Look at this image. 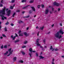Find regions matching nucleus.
<instances>
[{"instance_id": "nucleus-58", "label": "nucleus", "mask_w": 64, "mask_h": 64, "mask_svg": "<svg viewBox=\"0 0 64 64\" xmlns=\"http://www.w3.org/2000/svg\"><path fill=\"white\" fill-rule=\"evenodd\" d=\"M36 29H38V27L37 26V27H36Z\"/></svg>"}, {"instance_id": "nucleus-3", "label": "nucleus", "mask_w": 64, "mask_h": 64, "mask_svg": "<svg viewBox=\"0 0 64 64\" xmlns=\"http://www.w3.org/2000/svg\"><path fill=\"white\" fill-rule=\"evenodd\" d=\"M6 11L7 13V15L8 16H9V15H10L11 14V10H8V9L6 8Z\"/></svg>"}, {"instance_id": "nucleus-21", "label": "nucleus", "mask_w": 64, "mask_h": 64, "mask_svg": "<svg viewBox=\"0 0 64 64\" xmlns=\"http://www.w3.org/2000/svg\"><path fill=\"white\" fill-rule=\"evenodd\" d=\"M24 35L25 36H27V33L26 32H24Z\"/></svg>"}, {"instance_id": "nucleus-12", "label": "nucleus", "mask_w": 64, "mask_h": 64, "mask_svg": "<svg viewBox=\"0 0 64 64\" xmlns=\"http://www.w3.org/2000/svg\"><path fill=\"white\" fill-rule=\"evenodd\" d=\"M43 29H44V26H42L40 28V29H41L42 30H43Z\"/></svg>"}, {"instance_id": "nucleus-23", "label": "nucleus", "mask_w": 64, "mask_h": 64, "mask_svg": "<svg viewBox=\"0 0 64 64\" xmlns=\"http://www.w3.org/2000/svg\"><path fill=\"white\" fill-rule=\"evenodd\" d=\"M26 0H22V3L23 2H26Z\"/></svg>"}, {"instance_id": "nucleus-50", "label": "nucleus", "mask_w": 64, "mask_h": 64, "mask_svg": "<svg viewBox=\"0 0 64 64\" xmlns=\"http://www.w3.org/2000/svg\"><path fill=\"white\" fill-rule=\"evenodd\" d=\"M3 0H2L1 1V2L2 3H3Z\"/></svg>"}, {"instance_id": "nucleus-53", "label": "nucleus", "mask_w": 64, "mask_h": 64, "mask_svg": "<svg viewBox=\"0 0 64 64\" xmlns=\"http://www.w3.org/2000/svg\"><path fill=\"white\" fill-rule=\"evenodd\" d=\"M40 32H38V36H39V33Z\"/></svg>"}, {"instance_id": "nucleus-8", "label": "nucleus", "mask_w": 64, "mask_h": 64, "mask_svg": "<svg viewBox=\"0 0 64 64\" xmlns=\"http://www.w3.org/2000/svg\"><path fill=\"white\" fill-rule=\"evenodd\" d=\"M54 5H56V6H59V5H60V4H58V3L56 2H55L54 4Z\"/></svg>"}, {"instance_id": "nucleus-59", "label": "nucleus", "mask_w": 64, "mask_h": 64, "mask_svg": "<svg viewBox=\"0 0 64 64\" xmlns=\"http://www.w3.org/2000/svg\"><path fill=\"white\" fill-rule=\"evenodd\" d=\"M36 15H35L34 16V17H36Z\"/></svg>"}, {"instance_id": "nucleus-41", "label": "nucleus", "mask_w": 64, "mask_h": 64, "mask_svg": "<svg viewBox=\"0 0 64 64\" xmlns=\"http://www.w3.org/2000/svg\"><path fill=\"white\" fill-rule=\"evenodd\" d=\"M29 55H30V57H31V53H29Z\"/></svg>"}, {"instance_id": "nucleus-5", "label": "nucleus", "mask_w": 64, "mask_h": 64, "mask_svg": "<svg viewBox=\"0 0 64 64\" xmlns=\"http://www.w3.org/2000/svg\"><path fill=\"white\" fill-rule=\"evenodd\" d=\"M36 44L37 46H40V47L41 48H43V47L41 46L40 45V44L39 43V39H38L36 40Z\"/></svg>"}, {"instance_id": "nucleus-10", "label": "nucleus", "mask_w": 64, "mask_h": 64, "mask_svg": "<svg viewBox=\"0 0 64 64\" xmlns=\"http://www.w3.org/2000/svg\"><path fill=\"white\" fill-rule=\"evenodd\" d=\"M15 6V4H14L13 5V6H10V9H13V8H14V6Z\"/></svg>"}, {"instance_id": "nucleus-22", "label": "nucleus", "mask_w": 64, "mask_h": 64, "mask_svg": "<svg viewBox=\"0 0 64 64\" xmlns=\"http://www.w3.org/2000/svg\"><path fill=\"white\" fill-rule=\"evenodd\" d=\"M28 6H29V5H28L26 7H23V9H25L26 8H27V7H28Z\"/></svg>"}, {"instance_id": "nucleus-46", "label": "nucleus", "mask_w": 64, "mask_h": 64, "mask_svg": "<svg viewBox=\"0 0 64 64\" xmlns=\"http://www.w3.org/2000/svg\"><path fill=\"white\" fill-rule=\"evenodd\" d=\"M21 31L20 30L18 32L19 33H21Z\"/></svg>"}, {"instance_id": "nucleus-54", "label": "nucleus", "mask_w": 64, "mask_h": 64, "mask_svg": "<svg viewBox=\"0 0 64 64\" xmlns=\"http://www.w3.org/2000/svg\"><path fill=\"white\" fill-rule=\"evenodd\" d=\"M22 13L23 14H24V13H25V12L24 11Z\"/></svg>"}, {"instance_id": "nucleus-17", "label": "nucleus", "mask_w": 64, "mask_h": 64, "mask_svg": "<svg viewBox=\"0 0 64 64\" xmlns=\"http://www.w3.org/2000/svg\"><path fill=\"white\" fill-rule=\"evenodd\" d=\"M39 57L41 59H43V58H44V57H43L41 56H40Z\"/></svg>"}, {"instance_id": "nucleus-24", "label": "nucleus", "mask_w": 64, "mask_h": 64, "mask_svg": "<svg viewBox=\"0 0 64 64\" xmlns=\"http://www.w3.org/2000/svg\"><path fill=\"white\" fill-rule=\"evenodd\" d=\"M32 12H33V11L32 10H30L29 12L30 13H32Z\"/></svg>"}, {"instance_id": "nucleus-60", "label": "nucleus", "mask_w": 64, "mask_h": 64, "mask_svg": "<svg viewBox=\"0 0 64 64\" xmlns=\"http://www.w3.org/2000/svg\"><path fill=\"white\" fill-rule=\"evenodd\" d=\"M32 21H34V19H33L32 20Z\"/></svg>"}, {"instance_id": "nucleus-31", "label": "nucleus", "mask_w": 64, "mask_h": 64, "mask_svg": "<svg viewBox=\"0 0 64 64\" xmlns=\"http://www.w3.org/2000/svg\"><path fill=\"white\" fill-rule=\"evenodd\" d=\"M15 2V0H12V1L11 2L12 3H13Z\"/></svg>"}, {"instance_id": "nucleus-9", "label": "nucleus", "mask_w": 64, "mask_h": 64, "mask_svg": "<svg viewBox=\"0 0 64 64\" xmlns=\"http://www.w3.org/2000/svg\"><path fill=\"white\" fill-rule=\"evenodd\" d=\"M48 12H49V10H48V9H46L45 11V14H48Z\"/></svg>"}, {"instance_id": "nucleus-39", "label": "nucleus", "mask_w": 64, "mask_h": 64, "mask_svg": "<svg viewBox=\"0 0 64 64\" xmlns=\"http://www.w3.org/2000/svg\"><path fill=\"white\" fill-rule=\"evenodd\" d=\"M10 25H11V26H14V24H10Z\"/></svg>"}, {"instance_id": "nucleus-20", "label": "nucleus", "mask_w": 64, "mask_h": 64, "mask_svg": "<svg viewBox=\"0 0 64 64\" xmlns=\"http://www.w3.org/2000/svg\"><path fill=\"white\" fill-rule=\"evenodd\" d=\"M19 40H18L16 41H15V43H16V42H19Z\"/></svg>"}, {"instance_id": "nucleus-6", "label": "nucleus", "mask_w": 64, "mask_h": 64, "mask_svg": "<svg viewBox=\"0 0 64 64\" xmlns=\"http://www.w3.org/2000/svg\"><path fill=\"white\" fill-rule=\"evenodd\" d=\"M15 35H16V36H14V37H13V35H12L11 36V38H12V40H15V38L16 37H17V36H18V35L16 34H15Z\"/></svg>"}, {"instance_id": "nucleus-16", "label": "nucleus", "mask_w": 64, "mask_h": 64, "mask_svg": "<svg viewBox=\"0 0 64 64\" xmlns=\"http://www.w3.org/2000/svg\"><path fill=\"white\" fill-rule=\"evenodd\" d=\"M34 2V0H31L30 1V3H33Z\"/></svg>"}, {"instance_id": "nucleus-43", "label": "nucleus", "mask_w": 64, "mask_h": 64, "mask_svg": "<svg viewBox=\"0 0 64 64\" xmlns=\"http://www.w3.org/2000/svg\"><path fill=\"white\" fill-rule=\"evenodd\" d=\"M32 52H34V53L35 52H36L35 50H33V51H32Z\"/></svg>"}, {"instance_id": "nucleus-25", "label": "nucleus", "mask_w": 64, "mask_h": 64, "mask_svg": "<svg viewBox=\"0 0 64 64\" xmlns=\"http://www.w3.org/2000/svg\"><path fill=\"white\" fill-rule=\"evenodd\" d=\"M4 30L5 31H7V28H5L4 29Z\"/></svg>"}, {"instance_id": "nucleus-38", "label": "nucleus", "mask_w": 64, "mask_h": 64, "mask_svg": "<svg viewBox=\"0 0 64 64\" xmlns=\"http://www.w3.org/2000/svg\"><path fill=\"white\" fill-rule=\"evenodd\" d=\"M16 12H20V10H16Z\"/></svg>"}, {"instance_id": "nucleus-11", "label": "nucleus", "mask_w": 64, "mask_h": 64, "mask_svg": "<svg viewBox=\"0 0 64 64\" xmlns=\"http://www.w3.org/2000/svg\"><path fill=\"white\" fill-rule=\"evenodd\" d=\"M31 8L32 9V10H33V11H34V12L35 11V8H34V7H32Z\"/></svg>"}, {"instance_id": "nucleus-45", "label": "nucleus", "mask_w": 64, "mask_h": 64, "mask_svg": "<svg viewBox=\"0 0 64 64\" xmlns=\"http://www.w3.org/2000/svg\"><path fill=\"white\" fill-rule=\"evenodd\" d=\"M60 26H62V24H61V23H60Z\"/></svg>"}, {"instance_id": "nucleus-26", "label": "nucleus", "mask_w": 64, "mask_h": 64, "mask_svg": "<svg viewBox=\"0 0 64 64\" xmlns=\"http://www.w3.org/2000/svg\"><path fill=\"white\" fill-rule=\"evenodd\" d=\"M7 45H6L4 46V48H7Z\"/></svg>"}, {"instance_id": "nucleus-62", "label": "nucleus", "mask_w": 64, "mask_h": 64, "mask_svg": "<svg viewBox=\"0 0 64 64\" xmlns=\"http://www.w3.org/2000/svg\"><path fill=\"white\" fill-rule=\"evenodd\" d=\"M54 59H53L52 60L53 61H54Z\"/></svg>"}, {"instance_id": "nucleus-37", "label": "nucleus", "mask_w": 64, "mask_h": 64, "mask_svg": "<svg viewBox=\"0 0 64 64\" xmlns=\"http://www.w3.org/2000/svg\"><path fill=\"white\" fill-rule=\"evenodd\" d=\"M42 8H44V5L42 4L41 5Z\"/></svg>"}, {"instance_id": "nucleus-33", "label": "nucleus", "mask_w": 64, "mask_h": 64, "mask_svg": "<svg viewBox=\"0 0 64 64\" xmlns=\"http://www.w3.org/2000/svg\"><path fill=\"white\" fill-rule=\"evenodd\" d=\"M27 43V41H25L24 42V44H26Z\"/></svg>"}, {"instance_id": "nucleus-1", "label": "nucleus", "mask_w": 64, "mask_h": 64, "mask_svg": "<svg viewBox=\"0 0 64 64\" xmlns=\"http://www.w3.org/2000/svg\"><path fill=\"white\" fill-rule=\"evenodd\" d=\"M6 8L4 7V8L2 9V10H0V16L2 17V20H4V19L6 20L7 19V18L4 17V16L3 15V14H5V9Z\"/></svg>"}, {"instance_id": "nucleus-18", "label": "nucleus", "mask_w": 64, "mask_h": 64, "mask_svg": "<svg viewBox=\"0 0 64 64\" xmlns=\"http://www.w3.org/2000/svg\"><path fill=\"white\" fill-rule=\"evenodd\" d=\"M16 57L14 58V59H13L14 61H16Z\"/></svg>"}, {"instance_id": "nucleus-19", "label": "nucleus", "mask_w": 64, "mask_h": 64, "mask_svg": "<svg viewBox=\"0 0 64 64\" xmlns=\"http://www.w3.org/2000/svg\"><path fill=\"white\" fill-rule=\"evenodd\" d=\"M19 62H20V63H23V61L22 60H20L19 61Z\"/></svg>"}, {"instance_id": "nucleus-52", "label": "nucleus", "mask_w": 64, "mask_h": 64, "mask_svg": "<svg viewBox=\"0 0 64 64\" xmlns=\"http://www.w3.org/2000/svg\"><path fill=\"white\" fill-rule=\"evenodd\" d=\"M50 14H51L52 13V11H50Z\"/></svg>"}, {"instance_id": "nucleus-7", "label": "nucleus", "mask_w": 64, "mask_h": 64, "mask_svg": "<svg viewBox=\"0 0 64 64\" xmlns=\"http://www.w3.org/2000/svg\"><path fill=\"white\" fill-rule=\"evenodd\" d=\"M11 50V48H10L8 50V51L10 52V54L9 55H8L7 56H10V54H12V52H13V50Z\"/></svg>"}, {"instance_id": "nucleus-55", "label": "nucleus", "mask_w": 64, "mask_h": 64, "mask_svg": "<svg viewBox=\"0 0 64 64\" xmlns=\"http://www.w3.org/2000/svg\"><path fill=\"white\" fill-rule=\"evenodd\" d=\"M0 38H1V39H2V38H3V37H2V36H1V37H0Z\"/></svg>"}, {"instance_id": "nucleus-63", "label": "nucleus", "mask_w": 64, "mask_h": 64, "mask_svg": "<svg viewBox=\"0 0 64 64\" xmlns=\"http://www.w3.org/2000/svg\"><path fill=\"white\" fill-rule=\"evenodd\" d=\"M46 47H47V46H44L45 48H46Z\"/></svg>"}, {"instance_id": "nucleus-51", "label": "nucleus", "mask_w": 64, "mask_h": 64, "mask_svg": "<svg viewBox=\"0 0 64 64\" xmlns=\"http://www.w3.org/2000/svg\"><path fill=\"white\" fill-rule=\"evenodd\" d=\"M62 58H64V56H62Z\"/></svg>"}, {"instance_id": "nucleus-32", "label": "nucleus", "mask_w": 64, "mask_h": 64, "mask_svg": "<svg viewBox=\"0 0 64 64\" xmlns=\"http://www.w3.org/2000/svg\"><path fill=\"white\" fill-rule=\"evenodd\" d=\"M40 5H38V8H40Z\"/></svg>"}, {"instance_id": "nucleus-2", "label": "nucleus", "mask_w": 64, "mask_h": 64, "mask_svg": "<svg viewBox=\"0 0 64 64\" xmlns=\"http://www.w3.org/2000/svg\"><path fill=\"white\" fill-rule=\"evenodd\" d=\"M59 33H61L62 34H63L64 32H63L62 30H60V32H58L56 34H55V36L56 38H58L59 39H60V38L62 37V36Z\"/></svg>"}, {"instance_id": "nucleus-44", "label": "nucleus", "mask_w": 64, "mask_h": 64, "mask_svg": "<svg viewBox=\"0 0 64 64\" xmlns=\"http://www.w3.org/2000/svg\"><path fill=\"white\" fill-rule=\"evenodd\" d=\"M8 24H9V23L7 22L6 24V25H8Z\"/></svg>"}, {"instance_id": "nucleus-36", "label": "nucleus", "mask_w": 64, "mask_h": 64, "mask_svg": "<svg viewBox=\"0 0 64 64\" xmlns=\"http://www.w3.org/2000/svg\"><path fill=\"white\" fill-rule=\"evenodd\" d=\"M36 56H37L38 57V53L36 52Z\"/></svg>"}, {"instance_id": "nucleus-27", "label": "nucleus", "mask_w": 64, "mask_h": 64, "mask_svg": "<svg viewBox=\"0 0 64 64\" xmlns=\"http://www.w3.org/2000/svg\"><path fill=\"white\" fill-rule=\"evenodd\" d=\"M0 7H3V5L1 3H0Z\"/></svg>"}, {"instance_id": "nucleus-34", "label": "nucleus", "mask_w": 64, "mask_h": 64, "mask_svg": "<svg viewBox=\"0 0 64 64\" xmlns=\"http://www.w3.org/2000/svg\"><path fill=\"white\" fill-rule=\"evenodd\" d=\"M25 47H26V46H22V48H25Z\"/></svg>"}, {"instance_id": "nucleus-30", "label": "nucleus", "mask_w": 64, "mask_h": 64, "mask_svg": "<svg viewBox=\"0 0 64 64\" xmlns=\"http://www.w3.org/2000/svg\"><path fill=\"white\" fill-rule=\"evenodd\" d=\"M8 53V52H7L6 53L4 54V55H6Z\"/></svg>"}, {"instance_id": "nucleus-40", "label": "nucleus", "mask_w": 64, "mask_h": 64, "mask_svg": "<svg viewBox=\"0 0 64 64\" xmlns=\"http://www.w3.org/2000/svg\"><path fill=\"white\" fill-rule=\"evenodd\" d=\"M0 47L1 49H2L3 48V46H1Z\"/></svg>"}, {"instance_id": "nucleus-13", "label": "nucleus", "mask_w": 64, "mask_h": 64, "mask_svg": "<svg viewBox=\"0 0 64 64\" xmlns=\"http://www.w3.org/2000/svg\"><path fill=\"white\" fill-rule=\"evenodd\" d=\"M23 33H22L20 34H19L20 36H23Z\"/></svg>"}, {"instance_id": "nucleus-48", "label": "nucleus", "mask_w": 64, "mask_h": 64, "mask_svg": "<svg viewBox=\"0 0 64 64\" xmlns=\"http://www.w3.org/2000/svg\"><path fill=\"white\" fill-rule=\"evenodd\" d=\"M28 29H29V28L28 27L26 28V30H28Z\"/></svg>"}, {"instance_id": "nucleus-57", "label": "nucleus", "mask_w": 64, "mask_h": 64, "mask_svg": "<svg viewBox=\"0 0 64 64\" xmlns=\"http://www.w3.org/2000/svg\"><path fill=\"white\" fill-rule=\"evenodd\" d=\"M52 27H53V26H54V24H53L52 25Z\"/></svg>"}, {"instance_id": "nucleus-28", "label": "nucleus", "mask_w": 64, "mask_h": 64, "mask_svg": "<svg viewBox=\"0 0 64 64\" xmlns=\"http://www.w3.org/2000/svg\"><path fill=\"white\" fill-rule=\"evenodd\" d=\"M2 36L3 37H6V36H5V35L4 34H2Z\"/></svg>"}, {"instance_id": "nucleus-4", "label": "nucleus", "mask_w": 64, "mask_h": 64, "mask_svg": "<svg viewBox=\"0 0 64 64\" xmlns=\"http://www.w3.org/2000/svg\"><path fill=\"white\" fill-rule=\"evenodd\" d=\"M50 50H52V51H54L55 50V51H58V49L57 48H56L55 49L54 48H52V46H51L50 47Z\"/></svg>"}, {"instance_id": "nucleus-15", "label": "nucleus", "mask_w": 64, "mask_h": 64, "mask_svg": "<svg viewBox=\"0 0 64 64\" xmlns=\"http://www.w3.org/2000/svg\"><path fill=\"white\" fill-rule=\"evenodd\" d=\"M23 23V22L22 21H19L18 22L19 23Z\"/></svg>"}, {"instance_id": "nucleus-29", "label": "nucleus", "mask_w": 64, "mask_h": 64, "mask_svg": "<svg viewBox=\"0 0 64 64\" xmlns=\"http://www.w3.org/2000/svg\"><path fill=\"white\" fill-rule=\"evenodd\" d=\"M16 14V13H14L12 15V16H13V17H14V16H15V15Z\"/></svg>"}, {"instance_id": "nucleus-14", "label": "nucleus", "mask_w": 64, "mask_h": 64, "mask_svg": "<svg viewBox=\"0 0 64 64\" xmlns=\"http://www.w3.org/2000/svg\"><path fill=\"white\" fill-rule=\"evenodd\" d=\"M29 50L30 52H32V48H30L29 49Z\"/></svg>"}, {"instance_id": "nucleus-47", "label": "nucleus", "mask_w": 64, "mask_h": 64, "mask_svg": "<svg viewBox=\"0 0 64 64\" xmlns=\"http://www.w3.org/2000/svg\"><path fill=\"white\" fill-rule=\"evenodd\" d=\"M60 8H58V11H60Z\"/></svg>"}, {"instance_id": "nucleus-64", "label": "nucleus", "mask_w": 64, "mask_h": 64, "mask_svg": "<svg viewBox=\"0 0 64 64\" xmlns=\"http://www.w3.org/2000/svg\"><path fill=\"white\" fill-rule=\"evenodd\" d=\"M49 7H50V6Z\"/></svg>"}, {"instance_id": "nucleus-49", "label": "nucleus", "mask_w": 64, "mask_h": 64, "mask_svg": "<svg viewBox=\"0 0 64 64\" xmlns=\"http://www.w3.org/2000/svg\"><path fill=\"white\" fill-rule=\"evenodd\" d=\"M29 16H28L26 17V18H28L29 17Z\"/></svg>"}, {"instance_id": "nucleus-61", "label": "nucleus", "mask_w": 64, "mask_h": 64, "mask_svg": "<svg viewBox=\"0 0 64 64\" xmlns=\"http://www.w3.org/2000/svg\"><path fill=\"white\" fill-rule=\"evenodd\" d=\"M53 9H54V8H52V10H53Z\"/></svg>"}, {"instance_id": "nucleus-35", "label": "nucleus", "mask_w": 64, "mask_h": 64, "mask_svg": "<svg viewBox=\"0 0 64 64\" xmlns=\"http://www.w3.org/2000/svg\"><path fill=\"white\" fill-rule=\"evenodd\" d=\"M22 53L23 55H24V54H25V52H22Z\"/></svg>"}, {"instance_id": "nucleus-56", "label": "nucleus", "mask_w": 64, "mask_h": 64, "mask_svg": "<svg viewBox=\"0 0 64 64\" xmlns=\"http://www.w3.org/2000/svg\"><path fill=\"white\" fill-rule=\"evenodd\" d=\"M52 64H55L54 63V62H52Z\"/></svg>"}, {"instance_id": "nucleus-42", "label": "nucleus", "mask_w": 64, "mask_h": 64, "mask_svg": "<svg viewBox=\"0 0 64 64\" xmlns=\"http://www.w3.org/2000/svg\"><path fill=\"white\" fill-rule=\"evenodd\" d=\"M45 41H46V40H43V42L45 43Z\"/></svg>"}]
</instances>
